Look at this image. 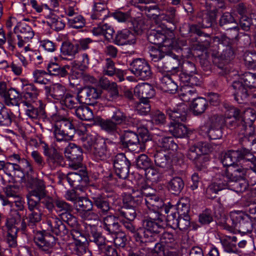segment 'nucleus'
I'll return each mask as SVG.
<instances>
[{"label":"nucleus","mask_w":256,"mask_h":256,"mask_svg":"<svg viewBox=\"0 0 256 256\" xmlns=\"http://www.w3.org/2000/svg\"><path fill=\"white\" fill-rule=\"evenodd\" d=\"M138 8L142 12H144L148 18L155 20L159 19L160 9L158 4L152 6H138Z\"/></svg>","instance_id":"obj_52"},{"label":"nucleus","mask_w":256,"mask_h":256,"mask_svg":"<svg viewBox=\"0 0 256 256\" xmlns=\"http://www.w3.org/2000/svg\"><path fill=\"white\" fill-rule=\"evenodd\" d=\"M92 32L94 36H104L106 40L108 42L113 40V42L118 46L133 44L136 42V37L134 34L130 30L127 29L118 31L114 38H113L114 31L112 26L108 24L94 28Z\"/></svg>","instance_id":"obj_1"},{"label":"nucleus","mask_w":256,"mask_h":256,"mask_svg":"<svg viewBox=\"0 0 256 256\" xmlns=\"http://www.w3.org/2000/svg\"><path fill=\"white\" fill-rule=\"evenodd\" d=\"M158 144L165 150L174 151L177 150L178 147L177 144L174 142V138L172 136L162 138L158 140Z\"/></svg>","instance_id":"obj_58"},{"label":"nucleus","mask_w":256,"mask_h":256,"mask_svg":"<svg viewBox=\"0 0 256 256\" xmlns=\"http://www.w3.org/2000/svg\"><path fill=\"white\" fill-rule=\"evenodd\" d=\"M150 116L152 123L156 126H163L167 122L166 116L160 110L152 112Z\"/></svg>","instance_id":"obj_57"},{"label":"nucleus","mask_w":256,"mask_h":256,"mask_svg":"<svg viewBox=\"0 0 256 256\" xmlns=\"http://www.w3.org/2000/svg\"><path fill=\"white\" fill-rule=\"evenodd\" d=\"M2 168L6 176H8V180H6V178L2 176V180L5 182H10L14 180V176H18L22 178L24 176V172L22 169L18 164L12 163L10 162H5L1 160Z\"/></svg>","instance_id":"obj_24"},{"label":"nucleus","mask_w":256,"mask_h":256,"mask_svg":"<svg viewBox=\"0 0 256 256\" xmlns=\"http://www.w3.org/2000/svg\"><path fill=\"white\" fill-rule=\"evenodd\" d=\"M176 76L174 74H164L160 79L161 88L165 92L174 94L178 90V86L175 82Z\"/></svg>","instance_id":"obj_29"},{"label":"nucleus","mask_w":256,"mask_h":256,"mask_svg":"<svg viewBox=\"0 0 256 256\" xmlns=\"http://www.w3.org/2000/svg\"><path fill=\"white\" fill-rule=\"evenodd\" d=\"M93 13L91 18L93 20H104L108 15L109 11L105 2H95L94 6Z\"/></svg>","instance_id":"obj_37"},{"label":"nucleus","mask_w":256,"mask_h":256,"mask_svg":"<svg viewBox=\"0 0 256 256\" xmlns=\"http://www.w3.org/2000/svg\"><path fill=\"white\" fill-rule=\"evenodd\" d=\"M6 226L8 232H18L21 230L22 232H27L26 221L24 218L22 220L21 214L17 210L11 212L6 222Z\"/></svg>","instance_id":"obj_13"},{"label":"nucleus","mask_w":256,"mask_h":256,"mask_svg":"<svg viewBox=\"0 0 256 256\" xmlns=\"http://www.w3.org/2000/svg\"><path fill=\"white\" fill-rule=\"evenodd\" d=\"M67 181L72 186L77 187L88 184L89 178L84 172L81 173L69 172L68 174Z\"/></svg>","instance_id":"obj_32"},{"label":"nucleus","mask_w":256,"mask_h":256,"mask_svg":"<svg viewBox=\"0 0 256 256\" xmlns=\"http://www.w3.org/2000/svg\"><path fill=\"white\" fill-rule=\"evenodd\" d=\"M131 72L139 79L148 80L152 77V72L150 64L144 59L136 58L130 64Z\"/></svg>","instance_id":"obj_11"},{"label":"nucleus","mask_w":256,"mask_h":256,"mask_svg":"<svg viewBox=\"0 0 256 256\" xmlns=\"http://www.w3.org/2000/svg\"><path fill=\"white\" fill-rule=\"evenodd\" d=\"M98 140V139L96 138L95 136L92 135L82 136L80 138L82 146L86 152L90 153H92L94 148V145H95L96 141Z\"/></svg>","instance_id":"obj_61"},{"label":"nucleus","mask_w":256,"mask_h":256,"mask_svg":"<svg viewBox=\"0 0 256 256\" xmlns=\"http://www.w3.org/2000/svg\"><path fill=\"white\" fill-rule=\"evenodd\" d=\"M34 240L40 250L48 254L52 252V248L56 242L54 237L45 231L38 232L34 236Z\"/></svg>","instance_id":"obj_17"},{"label":"nucleus","mask_w":256,"mask_h":256,"mask_svg":"<svg viewBox=\"0 0 256 256\" xmlns=\"http://www.w3.org/2000/svg\"><path fill=\"white\" fill-rule=\"evenodd\" d=\"M26 180L32 188L26 196L28 202L32 200L40 204L42 198L46 196L48 193L44 182L30 175L27 176Z\"/></svg>","instance_id":"obj_8"},{"label":"nucleus","mask_w":256,"mask_h":256,"mask_svg":"<svg viewBox=\"0 0 256 256\" xmlns=\"http://www.w3.org/2000/svg\"><path fill=\"white\" fill-rule=\"evenodd\" d=\"M46 224L48 226L47 230L56 236H64L68 232L66 225L56 216L48 218Z\"/></svg>","instance_id":"obj_26"},{"label":"nucleus","mask_w":256,"mask_h":256,"mask_svg":"<svg viewBox=\"0 0 256 256\" xmlns=\"http://www.w3.org/2000/svg\"><path fill=\"white\" fill-rule=\"evenodd\" d=\"M218 24L221 28L226 30L231 29L238 30L237 26H233L234 24H236L232 15L228 12L222 14L218 20Z\"/></svg>","instance_id":"obj_43"},{"label":"nucleus","mask_w":256,"mask_h":256,"mask_svg":"<svg viewBox=\"0 0 256 256\" xmlns=\"http://www.w3.org/2000/svg\"><path fill=\"white\" fill-rule=\"evenodd\" d=\"M232 87L235 90V100L242 103L250 94L248 89L256 88V73L245 72L238 80L232 82Z\"/></svg>","instance_id":"obj_3"},{"label":"nucleus","mask_w":256,"mask_h":256,"mask_svg":"<svg viewBox=\"0 0 256 256\" xmlns=\"http://www.w3.org/2000/svg\"><path fill=\"white\" fill-rule=\"evenodd\" d=\"M124 204V206L118 210L120 216L124 217L129 221H132L136 216L134 208L137 206Z\"/></svg>","instance_id":"obj_51"},{"label":"nucleus","mask_w":256,"mask_h":256,"mask_svg":"<svg viewBox=\"0 0 256 256\" xmlns=\"http://www.w3.org/2000/svg\"><path fill=\"white\" fill-rule=\"evenodd\" d=\"M103 221V228L109 234H113L120 231V224L114 216H107L104 218Z\"/></svg>","instance_id":"obj_38"},{"label":"nucleus","mask_w":256,"mask_h":256,"mask_svg":"<svg viewBox=\"0 0 256 256\" xmlns=\"http://www.w3.org/2000/svg\"><path fill=\"white\" fill-rule=\"evenodd\" d=\"M47 22L50 28L56 32L63 30L66 26L65 21L62 18L54 14L48 18Z\"/></svg>","instance_id":"obj_54"},{"label":"nucleus","mask_w":256,"mask_h":256,"mask_svg":"<svg viewBox=\"0 0 256 256\" xmlns=\"http://www.w3.org/2000/svg\"><path fill=\"white\" fill-rule=\"evenodd\" d=\"M188 112V108L184 104H182L174 108H168L166 110V114L172 120L170 122H186Z\"/></svg>","instance_id":"obj_23"},{"label":"nucleus","mask_w":256,"mask_h":256,"mask_svg":"<svg viewBox=\"0 0 256 256\" xmlns=\"http://www.w3.org/2000/svg\"><path fill=\"white\" fill-rule=\"evenodd\" d=\"M76 117L82 120L90 121L94 119L92 110L86 106H80L74 110Z\"/></svg>","instance_id":"obj_47"},{"label":"nucleus","mask_w":256,"mask_h":256,"mask_svg":"<svg viewBox=\"0 0 256 256\" xmlns=\"http://www.w3.org/2000/svg\"><path fill=\"white\" fill-rule=\"evenodd\" d=\"M2 100L8 106H20L21 96L19 92L14 88H10Z\"/></svg>","instance_id":"obj_39"},{"label":"nucleus","mask_w":256,"mask_h":256,"mask_svg":"<svg viewBox=\"0 0 256 256\" xmlns=\"http://www.w3.org/2000/svg\"><path fill=\"white\" fill-rule=\"evenodd\" d=\"M64 154L70 161L69 164L70 168L76 170L81 167L82 160V150L81 147L74 144H70L65 148Z\"/></svg>","instance_id":"obj_14"},{"label":"nucleus","mask_w":256,"mask_h":256,"mask_svg":"<svg viewBox=\"0 0 256 256\" xmlns=\"http://www.w3.org/2000/svg\"><path fill=\"white\" fill-rule=\"evenodd\" d=\"M162 212L148 208L142 213V224H144L158 233L164 228Z\"/></svg>","instance_id":"obj_10"},{"label":"nucleus","mask_w":256,"mask_h":256,"mask_svg":"<svg viewBox=\"0 0 256 256\" xmlns=\"http://www.w3.org/2000/svg\"><path fill=\"white\" fill-rule=\"evenodd\" d=\"M90 240L94 242L98 247L99 250L106 244V238L102 233L98 231L94 224H90Z\"/></svg>","instance_id":"obj_40"},{"label":"nucleus","mask_w":256,"mask_h":256,"mask_svg":"<svg viewBox=\"0 0 256 256\" xmlns=\"http://www.w3.org/2000/svg\"><path fill=\"white\" fill-rule=\"evenodd\" d=\"M136 110L138 114L142 116L147 115L150 112L151 106L150 100L147 99H140V102L137 104Z\"/></svg>","instance_id":"obj_64"},{"label":"nucleus","mask_w":256,"mask_h":256,"mask_svg":"<svg viewBox=\"0 0 256 256\" xmlns=\"http://www.w3.org/2000/svg\"><path fill=\"white\" fill-rule=\"evenodd\" d=\"M72 212H62L60 214V219L66 223L72 228H76L78 226L77 218L71 214Z\"/></svg>","instance_id":"obj_63"},{"label":"nucleus","mask_w":256,"mask_h":256,"mask_svg":"<svg viewBox=\"0 0 256 256\" xmlns=\"http://www.w3.org/2000/svg\"><path fill=\"white\" fill-rule=\"evenodd\" d=\"M46 92L53 98L56 100H62L66 92V88L59 84H56L44 88Z\"/></svg>","instance_id":"obj_36"},{"label":"nucleus","mask_w":256,"mask_h":256,"mask_svg":"<svg viewBox=\"0 0 256 256\" xmlns=\"http://www.w3.org/2000/svg\"><path fill=\"white\" fill-rule=\"evenodd\" d=\"M110 119L118 126L119 125L129 122L130 118L128 117L120 109L115 108Z\"/></svg>","instance_id":"obj_59"},{"label":"nucleus","mask_w":256,"mask_h":256,"mask_svg":"<svg viewBox=\"0 0 256 256\" xmlns=\"http://www.w3.org/2000/svg\"><path fill=\"white\" fill-rule=\"evenodd\" d=\"M144 196L140 185L132 189L130 194H125L123 198V202L131 205L140 206L144 202Z\"/></svg>","instance_id":"obj_30"},{"label":"nucleus","mask_w":256,"mask_h":256,"mask_svg":"<svg viewBox=\"0 0 256 256\" xmlns=\"http://www.w3.org/2000/svg\"><path fill=\"white\" fill-rule=\"evenodd\" d=\"M112 194H94L91 196L93 206L97 208L98 212L103 215L107 214L111 209L110 198Z\"/></svg>","instance_id":"obj_20"},{"label":"nucleus","mask_w":256,"mask_h":256,"mask_svg":"<svg viewBox=\"0 0 256 256\" xmlns=\"http://www.w3.org/2000/svg\"><path fill=\"white\" fill-rule=\"evenodd\" d=\"M130 162L123 153L118 154L114 160V166L116 174L122 179L126 178L129 174Z\"/></svg>","instance_id":"obj_18"},{"label":"nucleus","mask_w":256,"mask_h":256,"mask_svg":"<svg viewBox=\"0 0 256 256\" xmlns=\"http://www.w3.org/2000/svg\"><path fill=\"white\" fill-rule=\"evenodd\" d=\"M154 162L162 168H168L171 166L170 156L162 152H156L154 154Z\"/></svg>","instance_id":"obj_48"},{"label":"nucleus","mask_w":256,"mask_h":256,"mask_svg":"<svg viewBox=\"0 0 256 256\" xmlns=\"http://www.w3.org/2000/svg\"><path fill=\"white\" fill-rule=\"evenodd\" d=\"M14 115L6 108L0 114V126L8 127L14 120Z\"/></svg>","instance_id":"obj_56"},{"label":"nucleus","mask_w":256,"mask_h":256,"mask_svg":"<svg viewBox=\"0 0 256 256\" xmlns=\"http://www.w3.org/2000/svg\"><path fill=\"white\" fill-rule=\"evenodd\" d=\"M55 126L54 134L56 141L72 139L76 132V128L72 121L62 116H58L55 118Z\"/></svg>","instance_id":"obj_5"},{"label":"nucleus","mask_w":256,"mask_h":256,"mask_svg":"<svg viewBox=\"0 0 256 256\" xmlns=\"http://www.w3.org/2000/svg\"><path fill=\"white\" fill-rule=\"evenodd\" d=\"M78 216L82 220L86 222V224L89 223L88 225L90 226V224L92 225V224L98 222L99 220L98 214L94 212L92 208L78 214Z\"/></svg>","instance_id":"obj_55"},{"label":"nucleus","mask_w":256,"mask_h":256,"mask_svg":"<svg viewBox=\"0 0 256 256\" xmlns=\"http://www.w3.org/2000/svg\"><path fill=\"white\" fill-rule=\"evenodd\" d=\"M34 103L22 104L26 106L25 114L33 121L42 120L43 122L48 119L46 112L42 108H38L35 107Z\"/></svg>","instance_id":"obj_28"},{"label":"nucleus","mask_w":256,"mask_h":256,"mask_svg":"<svg viewBox=\"0 0 256 256\" xmlns=\"http://www.w3.org/2000/svg\"><path fill=\"white\" fill-rule=\"evenodd\" d=\"M248 184L244 179H239L229 185L226 188L236 192H242L248 188Z\"/></svg>","instance_id":"obj_62"},{"label":"nucleus","mask_w":256,"mask_h":256,"mask_svg":"<svg viewBox=\"0 0 256 256\" xmlns=\"http://www.w3.org/2000/svg\"><path fill=\"white\" fill-rule=\"evenodd\" d=\"M173 28H168L167 30H155L150 31L148 35V40L150 43L160 46H172V39L174 37Z\"/></svg>","instance_id":"obj_9"},{"label":"nucleus","mask_w":256,"mask_h":256,"mask_svg":"<svg viewBox=\"0 0 256 256\" xmlns=\"http://www.w3.org/2000/svg\"><path fill=\"white\" fill-rule=\"evenodd\" d=\"M216 18V10H214L199 14L198 22L201 24V26L202 28H212L215 24Z\"/></svg>","instance_id":"obj_33"},{"label":"nucleus","mask_w":256,"mask_h":256,"mask_svg":"<svg viewBox=\"0 0 256 256\" xmlns=\"http://www.w3.org/2000/svg\"><path fill=\"white\" fill-rule=\"evenodd\" d=\"M208 106V100L205 98L198 97L192 101L191 108L194 115H200L205 112Z\"/></svg>","instance_id":"obj_46"},{"label":"nucleus","mask_w":256,"mask_h":256,"mask_svg":"<svg viewBox=\"0 0 256 256\" xmlns=\"http://www.w3.org/2000/svg\"><path fill=\"white\" fill-rule=\"evenodd\" d=\"M238 180L232 172L226 168L222 174L218 176L215 182H212L206 188V194L210 198H215L218 192L226 188L230 184Z\"/></svg>","instance_id":"obj_7"},{"label":"nucleus","mask_w":256,"mask_h":256,"mask_svg":"<svg viewBox=\"0 0 256 256\" xmlns=\"http://www.w3.org/2000/svg\"><path fill=\"white\" fill-rule=\"evenodd\" d=\"M230 218L232 222V226L224 222H220V224L224 229L230 232L235 229L242 234L250 233L252 231L254 224L251 217L248 214L243 211L234 210L230 212Z\"/></svg>","instance_id":"obj_2"},{"label":"nucleus","mask_w":256,"mask_h":256,"mask_svg":"<svg viewBox=\"0 0 256 256\" xmlns=\"http://www.w3.org/2000/svg\"><path fill=\"white\" fill-rule=\"evenodd\" d=\"M14 32L18 33L16 36L18 39V46L21 48L24 43L34 36V32L32 28L24 22H18L14 28Z\"/></svg>","instance_id":"obj_22"},{"label":"nucleus","mask_w":256,"mask_h":256,"mask_svg":"<svg viewBox=\"0 0 256 256\" xmlns=\"http://www.w3.org/2000/svg\"><path fill=\"white\" fill-rule=\"evenodd\" d=\"M150 58L152 61L157 62L156 66L160 72L176 70L180 64L178 56L170 50H167L166 53L152 56Z\"/></svg>","instance_id":"obj_6"},{"label":"nucleus","mask_w":256,"mask_h":256,"mask_svg":"<svg viewBox=\"0 0 256 256\" xmlns=\"http://www.w3.org/2000/svg\"><path fill=\"white\" fill-rule=\"evenodd\" d=\"M98 125L102 130L109 134L118 133L120 130L119 127L110 118L100 119L98 120Z\"/></svg>","instance_id":"obj_49"},{"label":"nucleus","mask_w":256,"mask_h":256,"mask_svg":"<svg viewBox=\"0 0 256 256\" xmlns=\"http://www.w3.org/2000/svg\"><path fill=\"white\" fill-rule=\"evenodd\" d=\"M39 90L32 84H26L22 86L21 94V103H34L38 99Z\"/></svg>","instance_id":"obj_27"},{"label":"nucleus","mask_w":256,"mask_h":256,"mask_svg":"<svg viewBox=\"0 0 256 256\" xmlns=\"http://www.w3.org/2000/svg\"><path fill=\"white\" fill-rule=\"evenodd\" d=\"M106 145L105 142L100 138L96 141L91 154L98 160H104L106 158Z\"/></svg>","instance_id":"obj_42"},{"label":"nucleus","mask_w":256,"mask_h":256,"mask_svg":"<svg viewBox=\"0 0 256 256\" xmlns=\"http://www.w3.org/2000/svg\"><path fill=\"white\" fill-rule=\"evenodd\" d=\"M211 147L206 142H199L190 146L187 156L192 160L198 170H204L206 163L209 161L208 154L211 151Z\"/></svg>","instance_id":"obj_4"},{"label":"nucleus","mask_w":256,"mask_h":256,"mask_svg":"<svg viewBox=\"0 0 256 256\" xmlns=\"http://www.w3.org/2000/svg\"><path fill=\"white\" fill-rule=\"evenodd\" d=\"M144 203L148 208L161 211L166 214H168L172 208V206L165 204L162 199L156 194L145 198Z\"/></svg>","instance_id":"obj_25"},{"label":"nucleus","mask_w":256,"mask_h":256,"mask_svg":"<svg viewBox=\"0 0 256 256\" xmlns=\"http://www.w3.org/2000/svg\"><path fill=\"white\" fill-rule=\"evenodd\" d=\"M184 186L182 179L179 176L172 178L168 184V188L172 194L178 195L182 192Z\"/></svg>","instance_id":"obj_45"},{"label":"nucleus","mask_w":256,"mask_h":256,"mask_svg":"<svg viewBox=\"0 0 256 256\" xmlns=\"http://www.w3.org/2000/svg\"><path fill=\"white\" fill-rule=\"evenodd\" d=\"M134 94L140 99L152 98L155 94V90L153 86L148 83H143L136 86L134 88Z\"/></svg>","instance_id":"obj_31"},{"label":"nucleus","mask_w":256,"mask_h":256,"mask_svg":"<svg viewBox=\"0 0 256 256\" xmlns=\"http://www.w3.org/2000/svg\"><path fill=\"white\" fill-rule=\"evenodd\" d=\"M137 168L146 171L147 169L153 166L151 160L145 154H140L136 159Z\"/></svg>","instance_id":"obj_60"},{"label":"nucleus","mask_w":256,"mask_h":256,"mask_svg":"<svg viewBox=\"0 0 256 256\" xmlns=\"http://www.w3.org/2000/svg\"><path fill=\"white\" fill-rule=\"evenodd\" d=\"M239 149L237 150H229L221 154L220 157V162L224 166H233V164L238 161H240V156Z\"/></svg>","instance_id":"obj_35"},{"label":"nucleus","mask_w":256,"mask_h":256,"mask_svg":"<svg viewBox=\"0 0 256 256\" xmlns=\"http://www.w3.org/2000/svg\"><path fill=\"white\" fill-rule=\"evenodd\" d=\"M168 132L176 138H184L188 133L187 128L182 122H170L168 124Z\"/></svg>","instance_id":"obj_41"},{"label":"nucleus","mask_w":256,"mask_h":256,"mask_svg":"<svg viewBox=\"0 0 256 256\" xmlns=\"http://www.w3.org/2000/svg\"><path fill=\"white\" fill-rule=\"evenodd\" d=\"M102 74L108 76H116L120 82L124 80L123 71L115 67L114 62L110 58H106L103 67Z\"/></svg>","instance_id":"obj_34"},{"label":"nucleus","mask_w":256,"mask_h":256,"mask_svg":"<svg viewBox=\"0 0 256 256\" xmlns=\"http://www.w3.org/2000/svg\"><path fill=\"white\" fill-rule=\"evenodd\" d=\"M79 46L78 44H74L70 42H62L60 48L62 56H68L70 59H72L78 52Z\"/></svg>","instance_id":"obj_44"},{"label":"nucleus","mask_w":256,"mask_h":256,"mask_svg":"<svg viewBox=\"0 0 256 256\" xmlns=\"http://www.w3.org/2000/svg\"><path fill=\"white\" fill-rule=\"evenodd\" d=\"M159 20H165L167 22L172 24V26L170 28L174 27V30L176 28V24L177 22L176 8L173 7L168 8L165 14H160Z\"/></svg>","instance_id":"obj_50"},{"label":"nucleus","mask_w":256,"mask_h":256,"mask_svg":"<svg viewBox=\"0 0 256 256\" xmlns=\"http://www.w3.org/2000/svg\"><path fill=\"white\" fill-rule=\"evenodd\" d=\"M102 92V90L100 88L91 86H84L78 90V100L86 105H94L96 100L100 97Z\"/></svg>","instance_id":"obj_12"},{"label":"nucleus","mask_w":256,"mask_h":256,"mask_svg":"<svg viewBox=\"0 0 256 256\" xmlns=\"http://www.w3.org/2000/svg\"><path fill=\"white\" fill-rule=\"evenodd\" d=\"M118 145L123 148L130 150L134 146H138L140 139L138 134L132 130H124L119 134Z\"/></svg>","instance_id":"obj_21"},{"label":"nucleus","mask_w":256,"mask_h":256,"mask_svg":"<svg viewBox=\"0 0 256 256\" xmlns=\"http://www.w3.org/2000/svg\"><path fill=\"white\" fill-rule=\"evenodd\" d=\"M75 204L77 214L93 208L92 200L84 197L79 198Z\"/></svg>","instance_id":"obj_53"},{"label":"nucleus","mask_w":256,"mask_h":256,"mask_svg":"<svg viewBox=\"0 0 256 256\" xmlns=\"http://www.w3.org/2000/svg\"><path fill=\"white\" fill-rule=\"evenodd\" d=\"M28 209L30 212L27 216H25V220H26L27 232L28 228L34 229L36 224L42 220V212L40 209V204L30 200L28 202Z\"/></svg>","instance_id":"obj_15"},{"label":"nucleus","mask_w":256,"mask_h":256,"mask_svg":"<svg viewBox=\"0 0 256 256\" xmlns=\"http://www.w3.org/2000/svg\"><path fill=\"white\" fill-rule=\"evenodd\" d=\"M44 154L46 158V163L51 169L64 166V158L62 154L55 148L52 146L45 148Z\"/></svg>","instance_id":"obj_16"},{"label":"nucleus","mask_w":256,"mask_h":256,"mask_svg":"<svg viewBox=\"0 0 256 256\" xmlns=\"http://www.w3.org/2000/svg\"><path fill=\"white\" fill-rule=\"evenodd\" d=\"M142 228H138L133 235L135 241L140 244L155 242L156 236L159 233L144 224H142Z\"/></svg>","instance_id":"obj_19"}]
</instances>
